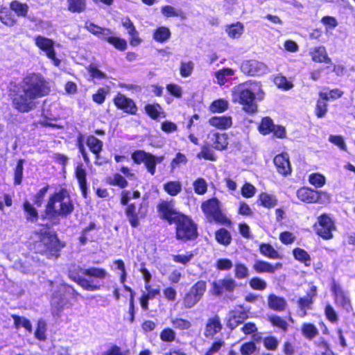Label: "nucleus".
<instances>
[{
	"instance_id": "1",
	"label": "nucleus",
	"mask_w": 355,
	"mask_h": 355,
	"mask_svg": "<svg viewBox=\"0 0 355 355\" xmlns=\"http://www.w3.org/2000/svg\"><path fill=\"white\" fill-rule=\"evenodd\" d=\"M51 85L45 77L37 72L26 75L21 84L9 90L12 107L20 113H27L35 109L36 100L48 96Z\"/></svg>"
},
{
	"instance_id": "2",
	"label": "nucleus",
	"mask_w": 355,
	"mask_h": 355,
	"mask_svg": "<svg viewBox=\"0 0 355 355\" xmlns=\"http://www.w3.org/2000/svg\"><path fill=\"white\" fill-rule=\"evenodd\" d=\"M73 210V200L68 191L62 188L49 196L41 218L53 221L60 216L67 218Z\"/></svg>"
},
{
	"instance_id": "3",
	"label": "nucleus",
	"mask_w": 355,
	"mask_h": 355,
	"mask_svg": "<svg viewBox=\"0 0 355 355\" xmlns=\"http://www.w3.org/2000/svg\"><path fill=\"white\" fill-rule=\"evenodd\" d=\"M35 234L38 236V239L33 243L35 253L48 259H57L60 257V252L66 246V243L60 240L55 232L41 229Z\"/></svg>"
},
{
	"instance_id": "4",
	"label": "nucleus",
	"mask_w": 355,
	"mask_h": 355,
	"mask_svg": "<svg viewBox=\"0 0 355 355\" xmlns=\"http://www.w3.org/2000/svg\"><path fill=\"white\" fill-rule=\"evenodd\" d=\"M80 273L91 278L103 280L109 276L107 270L103 268L89 267L87 268H82L78 267V269L70 272L69 278L83 290L89 291H96L101 289V285L93 284L92 282L80 276Z\"/></svg>"
},
{
	"instance_id": "5",
	"label": "nucleus",
	"mask_w": 355,
	"mask_h": 355,
	"mask_svg": "<svg viewBox=\"0 0 355 355\" xmlns=\"http://www.w3.org/2000/svg\"><path fill=\"white\" fill-rule=\"evenodd\" d=\"M200 208L208 222H214L227 227L232 225V220L223 213L221 203L217 198L214 197L204 200Z\"/></svg>"
},
{
	"instance_id": "6",
	"label": "nucleus",
	"mask_w": 355,
	"mask_h": 355,
	"mask_svg": "<svg viewBox=\"0 0 355 355\" xmlns=\"http://www.w3.org/2000/svg\"><path fill=\"white\" fill-rule=\"evenodd\" d=\"M173 224L175 225V234L177 240L187 242L198 238V225L190 216L182 214Z\"/></svg>"
},
{
	"instance_id": "7",
	"label": "nucleus",
	"mask_w": 355,
	"mask_h": 355,
	"mask_svg": "<svg viewBox=\"0 0 355 355\" xmlns=\"http://www.w3.org/2000/svg\"><path fill=\"white\" fill-rule=\"evenodd\" d=\"M232 102L242 105V109L249 114L257 111L256 96L250 88L237 87L232 90Z\"/></svg>"
},
{
	"instance_id": "8",
	"label": "nucleus",
	"mask_w": 355,
	"mask_h": 355,
	"mask_svg": "<svg viewBox=\"0 0 355 355\" xmlns=\"http://www.w3.org/2000/svg\"><path fill=\"white\" fill-rule=\"evenodd\" d=\"M313 228L318 236L324 240H330L334 238V232L336 230V225L334 219L330 214L323 213L317 217Z\"/></svg>"
},
{
	"instance_id": "9",
	"label": "nucleus",
	"mask_w": 355,
	"mask_h": 355,
	"mask_svg": "<svg viewBox=\"0 0 355 355\" xmlns=\"http://www.w3.org/2000/svg\"><path fill=\"white\" fill-rule=\"evenodd\" d=\"M236 287L237 284L235 279L228 276L214 281L211 284L210 292L215 297L228 298L232 300Z\"/></svg>"
},
{
	"instance_id": "10",
	"label": "nucleus",
	"mask_w": 355,
	"mask_h": 355,
	"mask_svg": "<svg viewBox=\"0 0 355 355\" xmlns=\"http://www.w3.org/2000/svg\"><path fill=\"white\" fill-rule=\"evenodd\" d=\"M207 291V282L204 280L196 282L182 299V307L190 309L194 307L203 297Z\"/></svg>"
},
{
	"instance_id": "11",
	"label": "nucleus",
	"mask_w": 355,
	"mask_h": 355,
	"mask_svg": "<svg viewBox=\"0 0 355 355\" xmlns=\"http://www.w3.org/2000/svg\"><path fill=\"white\" fill-rule=\"evenodd\" d=\"M114 264L116 266V269L121 271V273L119 275V281H120V283L123 285V290L130 293L129 308H128L129 321L130 323H132L135 321V292L130 286H129L125 284L126 282V279H127V272H126L124 261L122 259H116V260L114 261Z\"/></svg>"
},
{
	"instance_id": "12",
	"label": "nucleus",
	"mask_w": 355,
	"mask_h": 355,
	"mask_svg": "<svg viewBox=\"0 0 355 355\" xmlns=\"http://www.w3.org/2000/svg\"><path fill=\"white\" fill-rule=\"evenodd\" d=\"M125 214L132 228H137L140 225V220L144 219L148 214V205L141 202L139 206L131 202L125 208Z\"/></svg>"
},
{
	"instance_id": "13",
	"label": "nucleus",
	"mask_w": 355,
	"mask_h": 355,
	"mask_svg": "<svg viewBox=\"0 0 355 355\" xmlns=\"http://www.w3.org/2000/svg\"><path fill=\"white\" fill-rule=\"evenodd\" d=\"M157 211L160 218L166 220L169 225L173 223L179 218L182 213L176 210L175 207V200L172 198L170 200H161L157 205Z\"/></svg>"
},
{
	"instance_id": "14",
	"label": "nucleus",
	"mask_w": 355,
	"mask_h": 355,
	"mask_svg": "<svg viewBox=\"0 0 355 355\" xmlns=\"http://www.w3.org/2000/svg\"><path fill=\"white\" fill-rule=\"evenodd\" d=\"M35 46L42 51L45 53L46 57L50 59L54 66L59 67L61 64V60L56 56V52L54 47V41L42 35H36L34 37Z\"/></svg>"
},
{
	"instance_id": "15",
	"label": "nucleus",
	"mask_w": 355,
	"mask_h": 355,
	"mask_svg": "<svg viewBox=\"0 0 355 355\" xmlns=\"http://www.w3.org/2000/svg\"><path fill=\"white\" fill-rule=\"evenodd\" d=\"M299 200L306 204H318L322 202V198H329L326 191L316 190L309 187H300L296 191Z\"/></svg>"
},
{
	"instance_id": "16",
	"label": "nucleus",
	"mask_w": 355,
	"mask_h": 355,
	"mask_svg": "<svg viewBox=\"0 0 355 355\" xmlns=\"http://www.w3.org/2000/svg\"><path fill=\"white\" fill-rule=\"evenodd\" d=\"M258 130L262 135L272 133L273 137L277 139H285L286 137L285 127L281 125H275L273 120L269 116H264L261 119L258 126Z\"/></svg>"
},
{
	"instance_id": "17",
	"label": "nucleus",
	"mask_w": 355,
	"mask_h": 355,
	"mask_svg": "<svg viewBox=\"0 0 355 355\" xmlns=\"http://www.w3.org/2000/svg\"><path fill=\"white\" fill-rule=\"evenodd\" d=\"M113 103L117 110L123 111L130 115H136L138 107L136 103L131 98L118 92L112 99Z\"/></svg>"
},
{
	"instance_id": "18",
	"label": "nucleus",
	"mask_w": 355,
	"mask_h": 355,
	"mask_svg": "<svg viewBox=\"0 0 355 355\" xmlns=\"http://www.w3.org/2000/svg\"><path fill=\"white\" fill-rule=\"evenodd\" d=\"M131 157L133 162L137 164L144 163L147 171L150 175H154L156 172V159L155 156L150 153L142 150H136L132 152Z\"/></svg>"
},
{
	"instance_id": "19",
	"label": "nucleus",
	"mask_w": 355,
	"mask_h": 355,
	"mask_svg": "<svg viewBox=\"0 0 355 355\" xmlns=\"http://www.w3.org/2000/svg\"><path fill=\"white\" fill-rule=\"evenodd\" d=\"M241 69L244 73L248 76H259L266 73L268 67L262 62L251 59L244 60L241 63Z\"/></svg>"
},
{
	"instance_id": "20",
	"label": "nucleus",
	"mask_w": 355,
	"mask_h": 355,
	"mask_svg": "<svg viewBox=\"0 0 355 355\" xmlns=\"http://www.w3.org/2000/svg\"><path fill=\"white\" fill-rule=\"evenodd\" d=\"M309 289L303 297L298 298L297 304L299 309L302 311V316L307 315V311L313 308L315 298L318 295V288L312 283H309Z\"/></svg>"
},
{
	"instance_id": "21",
	"label": "nucleus",
	"mask_w": 355,
	"mask_h": 355,
	"mask_svg": "<svg viewBox=\"0 0 355 355\" xmlns=\"http://www.w3.org/2000/svg\"><path fill=\"white\" fill-rule=\"evenodd\" d=\"M273 163L277 172L283 177H287L292 173V166L287 153L277 154L273 159Z\"/></svg>"
},
{
	"instance_id": "22",
	"label": "nucleus",
	"mask_w": 355,
	"mask_h": 355,
	"mask_svg": "<svg viewBox=\"0 0 355 355\" xmlns=\"http://www.w3.org/2000/svg\"><path fill=\"white\" fill-rule=\"evenodd\" d=\"M223 324L220 317L218 314L208 318L204 328V336L207 338H213L216 334L221 332Z\"/></svg>"
},
{
	"instance_id": "23",
	"label": "nucleus",
	"mask_w": 355,
	"mask_h": 355,
	"mask_svg": "<svg viewBox=\"0 0 355 355\" xmlns=\"http://www.w3.org/2000/svg\"><path fill=\"white\" fill-rule=\"evenodd\" d=\"M248 317V311L244 309L243 306H240L239 309L232 310L230 312L227 326L230 329L233 330L243 324Z\"/></svg>"
},
{
	"instance_id": "24",
	"label": "nucleus",
	"mask_w": 355,
	"mask_h": 355,
	"mask_svg": "<svg viewBox=\"0 0 355 355\" xmlns=\"http://www.w3.org/2000/svg\"><path fill=\"white\" fill-rule=\"evenodd\" d=\"M74 175L76 178L79 189L83 198L88 196V187L87 181V171L83 163H78L74 169Z\"/></svg>"
},
{
	"instance_id": "25",
	"label": "nucleus",
	"mask_w": 355,
	"mask_h": 355,
	"mask_svg": "<svg viewBox=\"0 0 355 355\" xmlns=\"http://www.w3.org/2000/svg\"><path fill=\"white\" fill-rule=\"evenodd\" d=\"M211 146L216 150H224L228 146V136L226 133H220L214 130L210 131L207 136Z\"/></svg>"
},
{
	"instance_id": "26",
	"label": "nucleus",
	"mask_w": 355,
	"mask_h": 355,
	"mask_svg": "<svg viewBox=\"0 0 355 355\" xmlns=\"http://www.w3.org/2000/svg\"><path fill=\"white\" fill-rule=\"evenodd\" d=\"M282 263L280 262L272 264L263 260H256L252 265V270L258 274L269 273L274 274L277 270L282 268Z\"/></svg>"
},
{
	"instance_id": "27",
	"label": "nucleus",
	"mask_w": 355,
	"mask_h": 355,
	"mask_svg": "<svg viewBox=\"0 0 355 355\" xmlns=\"http://www.w3.org/2000/svg\"><path fill=\"white\" fill-rule=\"evenodd\" d=\"M267 303L268 308L276 312H283L287 307L286 299L274 293L268 295Z\"/></svg>"
},
{
	"instance_id": "28",
	"label": "nucleus",
	"mask_w": 355,
	"mask_h": 355,
	"mask_svg": "<svg viewBox=\"0 0 355 355\" xmlns=\"http://www.w3.org/2000/svg\"><path fill=\"white\" fill-rule=\"evenodd\" d=\"M309 55L314 62L332 64L331 59L329 57L324 46L314 47L309 52Z\"/></svg>"
},
{
	"instance_id": "29",
	"label": "nucleus",
	"mask_w": 355,
	"mask_h": 355,
	"mask_svg": "<svg viewBox=\"0 0 355 355\" xmlns=\"http://www.w3.org/2000/svg\"><path fill=\"white\" fill-rule=\"evenodd\" d=\"M85 28L91 34L96 36L98 38L103 40L107 33H112V31L108 28L101 27L95 23L87 20L85 22Z\"/></svg>"
},
{
	"instance_id": "30",
	"label": "nucleus",
	"mask_w": 355,
	"mask_h": 355,
	"mask_svg": "<svg viewBox=\"0 0 355 355\" xmlns=\"http://www.w3.org/2000/svg\"><path fill=\"white\" fill-rule=\"evenodd\" d=\"M210 125L219 130H227L232 125V119L230 116H214L209 119Z\"/></svg>"
},
{
	"instance_id": "31",
	"label": "nucleus",
	"mask_w": 355,
	"mask_h": 355,
	"mask_svg": "<svg viewBox=\"0 0 355 355\" xmlns=\"http://www.w3.org/2000/svg\"><path fill=\"white\" fill-rule=\"evenodd\" d=\"M85 144L94 155L95 158L99 159L100 153L103 150V142L94 135H89L86 137Z\"/></svg>"
},
{
	"instance_id": "32",
	"label": "nucleus",
	"mask_w": 355,
	"mask_h": 355,
	"mask_svg": "<svg viewBox=\"0 0 355 355\" xmlns=\"http://www.w3.org/2000/svg\"><path fill=\"white\" fill-rule=\"evenodd\" d=\"M0 21L8 27H12L17 24V19L10 8L3 6L0 7Z\"/></svg>"
},
{
	"instance_id": "33",
	"label": "nucleus",
	"mask_w": 355,
	"mask_h": 355,
	"mask_svg": "<svg viewBox=\"0 0 355 355\" xmlns=\"http://www.w3.org/2000/svg\"><path fill=\"white\" fill-rule=\"evenodd\" d=\"M259 251L263 257L270 259H280L281 254L269 243H261L259 245Z\"/></svg>"
},
{
	"instance_id": "34",
	"label": "nucleus",
	"mask_w": 355,
	"mask_h": 355,
	"mask_svg": "<svg viewBox=\"0 0 355 355\" xmlns=\"http://www.w3.org/2000/svg\"><path fill=\"white\" fill-rule=\"evenodd\" d=\"M146 114L153 120H157L159 117H165L166 114L162 111L161 105L157 103H147L144 106Z\"/></svg>"
},
{
	"instance_id": "35",
	"label": "nucleus",
	"mask_w": 355,
	"mask_h": 355,
	"mask_svg": "<svg viewBox=\"0 0 355 355\" xmlns=\"http://www.w3.org/2000/svg\"><path fill=\"white\" fill-rule=\"evenodd\" d=\"M267 321L270 322L272 327L277 328L284 333L287 332L288 330L289 324L287 321L278 315L272 314L268 315Z\"/></svg>"
},
{
	"instance_id": "36",
	"label": "nucleus",
	"mask_w": 355,
	"mask_h": 355,
	"mask_svg": "<svg viewBox=\"0 0 355 355\" xmlns=\"http://www.w3.org/2000/svg\"><path fill=\"white\" fill-rule=\"evenodd\" d=\"M257 203L265 208L271 209L277 205V199L274 195L261 192L258 196Z\"/></svg>"
},
{
	"instance_id": "37",
	"label": "nucleus",
	"mask_w": 355,
	"mask_h": 355,
	"mask_svg": "<svg viewBox=\"0 0 355 355\" xmlns=\"http://www.w3.org/2000/svg\"><path fill=\"white\" fill-rule=\"evenodd\" d=\"M22 208L25 213L26 220L28 222L35 223L39 218V213L34 205L26 200L22 204Z\"/></svg>"
},
{
	"instance_id": "38",
	"label": "nucleus",
	"mask_w": 355,
	"mask_h": 355,
	"mask_svg": "<svg viewBox=\"0 0 355 355\" xmlns=\"http://www.w3.org/2000/svg\"><path fill=\"white\" fill-rule=\"evenodd\" d=\"M171 36V32L169 28L164 26L157 27L153 33V39L158 43L166 42L169 40Z\"/></svg>"
},
{
	"instance_id": "39",
	"label": "nucleus",
	"mask_w": 355,
	"mask_h": 355,
	"mask_svg": "<svg viewBox=\"0 0 355 355\" xmlns=\"http://www.w3.org/2000/svg\"><path fill=\"white\" fill-rule=\"evenodd\" d=\"M294 259L298 262L303 263L304 266H311V258L310 254L304 249L301 248H295L292 251Z\"/></svg>"
},
{
	"instance_id": "40",
	"label": "nucleus",
	"mask_w": 355,
	"mask_h": 355,
	"mask_svg": "<svg viewBox=\"0 0 355 355\" xmlns=\"http://www.w3.org/2000/svg\"><path fill=\"white\" fill-rule=\"evenodd\" d=\"M215 239L218 243L227 246L232 241V237L230 231L224 227L218 229L214 233Z\"/></svg>"
},
{
	"instance_id": "41",
	"label": "nucleus",
	"mask_w": 355,
	"mask_h": 355,
	"mask_svg": "<svg viewBox=\"0 0 355 355\" xmlns=\"http://www.w3.org/2000/svg\"><path fill=\"white\" fill-rule=\"evenodd\" d=\"M244 31V26L240 22L232 23L225 26V32L232 39L239 38Z\"/></svg>"
},
{
	"instance_id": "42",
	"label": "nucleus",
	"mask_w": 355,
	"mask_h": 355,
	"mask_svg": "<svg viewBox=\"0 0 355 355\" xmlns=\"http://www.w3.org/2000/svg\"><path fill=\"white\" fill-rule=\"evenodd\" d=\"M103 40L112 45L119 51H123L127 49L126 40L123 38L112 35V33H107Z\"/></svg>"
},
{
	"instance_id": "43",
	"label": "nucleus",
	"mask_w": 355,
	"mask_h": 355,
	"mask_svg": "<svg viewBox=\"0 0 355 355\" xmlns=\"http://www.w3.org/2000/svg\"><path fill=\"white\" fill-rule=\"evenodd\" d=\"M11 318L13 319V325L16 329L24 327L28 333H32L33 327L28 319L16 314H12Z\"/></svg>"
},
{
	"instance_id": "44",
	"label": "nucleus",
	"mask_w": 355,
	"mask_h": 355,
	"mask_svg": "<svg viewBox=\"0 0 355 355\" xmlns=\"http://www.w3.org/2000/svg\"><path fill=\"white\" fill-rule=\"evenodd\" d=\"M302 336L309 340L315 338L319 334L315 325L310 322H304L301 326Z\"/></svg>"
},
{
	"instance_id": "45",
	"label": "nucleus",
	"mask_w": 355,
	"mask_h": 355,
	"mask_svg": "<svg viewBox=\"0 0 355 355\" xmlns=\"http://www.w3.org/2000/svg\"><path fill=\"white\" fill-rule=\"evenodd\" d=\"M67 10L71 13H82L87 10V0H67Z\"/></svg>"
},
{
	"instance_id": "46",
	"label": "nucleus",
	"mask_w": 355,
	"mask_h": 355,
	"mask_svg": "<svg viewBox=\"0 0 355 355\" xmlns=\"http://www.w3.org/2000/svg\"><path fill=\"white\" fill-rule=\"evenodd\" d=\"M10 8L18 17H26L28 15L29 7L26 3H21L17 0H13L9 3Z\"/></svg>"
},
{
	"instance_id": "47",
	"label": "nucleus",
	"mask_w": 355,
	"mask_h": 355,
	"mask_svg": "<svg viewBox=\"0 0 355 355\" xmlns=\"http://www.w3.org/2000/svg\"><path fill=\"white\" fill-rule=\"evenodd\" d=\"M326 91L320 92L318 93V97L322 98L324 100L335 101L343 96L344 92L338 88H334L329 89V88L324 89Z\"/></svg>"
},
{
	"instance_id": "48",
	"label": "nucleus",
	"mask_w": 355,
	"mask_h": 355,
	"mask_svg": "<svg viewBox=\"0 0 355 355\" xmlns=\"http://www.w3.org/2000/svg\"><path fill=\"white\" fill-rule=\"evenodd\" d=\"M164 191L171 196H178L182 191V184L180 181H168L163 184Z\"/></svg>"
},
{
	"instance_id": "49",
	"label": "nucleus",
	"mask_w": 355,
	"mask_h": 355,
	"mask_svg": "<svg viewBox=\"0 0 355 355\" xmlns=\"http://www.w3.org/2000/svg\"><path fill=\"white\" fill-rule=\"evenodd\" d=\"M234 277L239 280L248 279L250 270L248 266L241 262H236L234 266Z\"/></svg>"
},
{
	"instance_id": "50",
	"label": "nucleus",
	"mask_w": 355,
	"mask_h": 355,
	"mask_svg": "<svg viewBox=\"0 0 355 355\" xmlns=\"http://www.w3.org/2000/svg\"><path fill=\"white\" fill-rule=\"evenodd\" d=\"M162 13L166 17H179L180 19L184 20L187 18L186 14L182 10H176L173 6L166 5L162 7Z\"/></svg>"
},
{
	"instance_id": "51",
	"label": "nucleus",
	"mask_w": 355,
	"mask_h": 355,
	"mask_svg": "<svg viewBox=\"0 0 355 355\" xmlns=\"http://www.w3.org/2000/svg\"><path fill=\"white\" fill-rule=\"evenodd\" d=\"M327 102V100H324L321 97L317 99L314 109V114L317 118H323L327 114L329 106Z\"/></svg>"
},
{
	"instance_id": "52",
	"label": "nucleus",
	"mask_w": 355,
	"mask_h": 355,
	"mask_svg": "<svg viewBox=\"0 0 355 355\" xmlns=\"http://www.w3.org/2000/svg\"><path fill=\"white\" fill-rule=\"evenodd\" d=\"M228 109V102L223 98L214 100L209 107L211 113H222Z\"/></svg>"
},
{
	"instance_id": "53",
	"label": "nucleus",
	"mask_w": 355,
	"mask_h": 355,
	"mask_svg": "<svg viewBox=\"0 0 355 355\" xmlns=\"http://www.w3.org/2000/svg\"><path fill=\"white\" fill-rule=\"evenodd\" d=\"M171 324L175 329L181 331H188L192 327V324L189 320L182 318H172L171 320Z\"/></svg>"
},
{
	"instance_id": "54",
	"label": "nucleus",
	"mask_w": 355,
	"mask_h": 355,
	"mask_svg": "<svg viewBox=\"0 0 355 355\" xmlns=\"http://www.w3.org/2000/svg\"><path fill=\"white\" fill-rule=\"evenodd\" d=\"M234 73V71L231 68H223L215 72V78L217 80V83L222 86L224 85L227 82V76H232Z\"/></svg>"
},
{
	"instance_id": "55",
	"label": "nucleus",
	"mask_w": 355,
	"mask_h": 355,
	"mask_svg": "<svg viewBox=\"0 0 355 355\" xmlns=\"http://www.w3.org/2000/svg\"><path fill=\"white\" fill-rule=\"evenodd\" d=\"M309 182L315 188H321L326 184L325 176L318 172L312 173L309 175Z\"/></svg>"
},
{
	"instance_id": "56",
	"label": "nucleus",
	"mask_w": 355,
	"mask_h": 355,
	"mask_svg": "<svg viewBox=\"0 0 355 355\" xmlns=\"http://www.w3.org/2000/svg\"><path fill=\"white\" fill-rule=\"evenodd\" d=\"M107 183L111 186H117L120 189H125L128 186L127 180L120 173H114L112 178L107 180Z\"/></svg>"
},
{
	"instance_id": "57",
	"label": "nucleus",
	"mask_w": 355,
	"mask_h": 355,
	"mask_svg": "<svg viewBox=\"0 0 355 355\" xmlns=\"http://www.w3.org/2000/svg\"><path fill=\"white\" fill-rule=\"evenodd\" d=\"M249 286L252 290L263 291L267 288L266 282L262 278L254 276L248 281Z\"/></svg>"
},
{
	"instance_id": "58",
	"label": "nucleus",
	"mask_w": 355,
	"mask_h": 355,
	"mask_svg": "<svg viewBox=\"0 0 355 355\" xmlns=\"http://www.w3.org/2000/svg\"><path fill=\"white\" fill-rule=\"evenodd\" d=\"M159 339L163 343H173L176 340V333L172 328L165 327L159 333Z\"/></svg>"
},
{
	"instance_id": "59",
	"label": "nucleus",
	"mask_w": 355,
	"mask_h": 355,
	"mask_svg": "<svg viewBox=\"0 0 355 355\" xmlns=\"http://www.w3.org/2000/svg\"><path fill=\"white\" fill-rule=\"evenodd\" d=\"M225 346V343L223 339H216L211 343L210 347L206 350L204 355H216L220 353Z\"/></svg>"
},
{
	"instance_id": "60",
	"label": "nucleus",
	"mask_w": 355,
	"mask_h": 355,
	"mask_svg": "<svg viewBox=\"0 0 355 355\" xmlns=\"http://www.w3.org/2000/svg\"><path fill=\"white\" fill-rule=\"evenodd\" d=\"M49 188V185L46 184L44 187H43L36 192V193L33 196V205H36L37 207L42 206L44 197L46 193L48 192Z\"/></svg>"
},
{
	"instance_id": "61",
	"label": "nucleus",
	"mask_w": 355,
	"mask_h": 355,
	"mask_svg": "<svg viewBox=\"0 0 355 355\" xmlns=\"http://www.w3.org/2000/svg\"><path fill=\"white\" fill-rule=\"evenodd\" d=\"M24 162V160L23 159H19L17 162L15 168L14 170V184H15V185H19L21 184L22 178H23Z\"/></svg>"
},
{
	"instance_id": "62",
	"label": "nucleus",
	"mask_w": 355,
	"mask_h": 355,
	"mask_svg": "<svg viewBox=\"0 0 355 355\" xmlns=\"http://www.w3.org/2000/svg\"><path fill=\"white\" fill-rule=\"evenodd\" d=\"M193 190L198 195H204L207 191V183L202 178H198L193 183Z\"/></svg>"
},
{
	"instance_id": "63",
	"label": "nucleus",
	"mask_w": 355,
	"mask_h": 355,
	"mask_svg": "<svg viewBox=\"0 0 355 355\" xmlns=\"http://www.w3.org/2000/svg\"><path fill=\"white\" fill-rule=\"evenodd\" d=\"M263 345L266 349L268 351H276L278 348L279 341L273 336H268L263 338Z\"/></svg>"
},
{
	"instance_id": "64",
	"label": "nucleus",
	"mask_w": 355,
	"mask_h": 355,
	"mask_svg": "<svg viewBox=\"0 0 355 355\" xmlns=\"http://www.w3.org/2000/svg\"><path fill=\"white\" fill-rule=\"evenodd\" d=\"M257 345L253 341H248L243 343L239 348L241 355H252L257 351Z\"/></svg>"
}]
</instances>
